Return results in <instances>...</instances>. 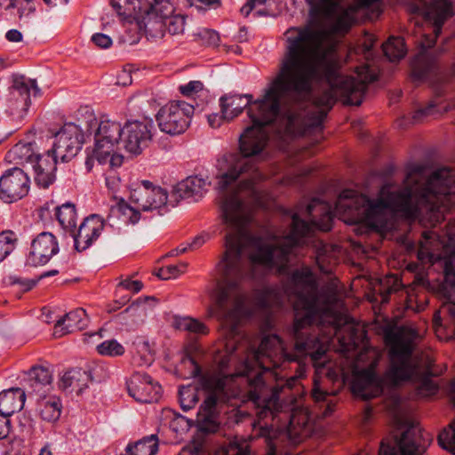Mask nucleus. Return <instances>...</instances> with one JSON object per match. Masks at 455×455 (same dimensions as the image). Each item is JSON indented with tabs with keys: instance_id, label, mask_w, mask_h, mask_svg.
Listing matches in <instances>:
<instances>
[{
	"instance_id": "obj_1",
	"label": "nucleus",
	"mask_w": 455,
	"mask_h": 455,
	"mask_svg": "<svg viewBox=\"0 0 455 455\" xmlns=\"http://www.w3.org/2000/svg\"><path fill=\"white\" fill-rule=\"evenodd\" d=\"M286 34L285 51L291 39L302 38L300 46L309 53V61L314 68V74L310 77L307 91L282 95L281 100L298 101L308 95L312 92L313 83L322 77L330 85L329 89L315 96L313 103L308 107L305 108L303 103H296L280 116L278 132L293 138L322 131L323 122L337 98H340L346 105L359 106L363 101L367 84L338 73L334 64L328 60L331 48L324 46L325 36L323 31L309 27L291 28Z\"/></svg>"
},
{
	"instance_id": "obj_2",
	"label": "nucleus",
	"mask_w": 455,
	"mask_h": 455,
	"mask_svg": "<svg viewBox=\"0 0 455 455\" xmlns=\"http://www.w3.org/2000/svg\"><path fill=\"white\" fill-rule=\"evenodd\" d=\"M379 205L401 219L419 220L435 226L444 220L445 212L455 205V170L443 167L426 177L425 165L408 166L401 188L387 192L378 204L371 199V232H383L393 226L388 221L379 225L375 212Z\"/></svg>"
},
{
	"instance_id": "obj_3",
	"label": "nucleus",
	"mask_w": 455,
	"mask_h": 455,
	"mask_svg": "<svg viewBox=\"0 0 455 455\" xmlns=\"http://www.w3.org/2000/svg\"><path fill=\"white\" fill-rule=\"evenodd\" d=\"M410 12L433 21L434 36L425 35L421 41V50L411 61V78L422 82L435 76L439 73V65L435 57L427 52L432 48L446 19L455 13V0H419L410 5Z\"/></svg>"
},
{
	"instance_id": "obj_4",
	"label": "nucleus",
	"mask_w": 455,
	"mask_h": 455,
	"mask_svg": "<svg viewBox=\"0 0 455 455\" xmlns=\"http://www.w3.org/2000/svg\"><path fill=\"white\" fill-rule=\"evenodd\" d=\"M335 329V339L337 341L336 351L350 357V353L355 352L361 345L363 350L356 355L355 362L353 365L351 390L356 398L368 402L370 400V365H365L359 369L357 363L367 356L368 342L366 339V331L363 329L359 323L353 318L346 316L344 322L337 323ZM370 419V403H367L363 409V423L367 424Z\"/></svg>"
},
{
	"instance_id": "obj_5",
	"label": "nucleus",
	"mask_w": 455,
	"mask_h": 455,
	"mask_svg": "<svg viewBox=\"0 0 455 455\" xmlns=\"http://www.w3.org/2000/svg\"><path fill=\"white\" fill-rule=\"evenodd\" d=\"M418 337L416 330L401 327L398 331L388 330L385 339L389 346V366L384 374V380L396 387L411 380L416 373L417 366L411 356L414 341Z\"/></svg>"
},
{
	"instance_id": "obj_6",
	"label": "nucleus",
	"mask_w": 455,
	"mask_h": 455,
	"mask_svg": "<svg viewBox=\"0 0 455 455\" xmlns=\"http://www.w3.org/2000/svg\"><path fill=\"white\" fill-rule=\"evenodd\" d=\"M228 376L207 375L201 379V386L206 393L205 399L198 412V427L204 433H215L219 424L212 419L215 408L220 403L228 402L230 398L228 382Z\"/></svg>"
},
{
	"instance_id": "obj_7",
	"label": "nucleus",
	"mask_w": 455,
	"mask_h": 455,
	"mask_svg": "<svg viewBox=\"0 0 455 455\" xmlns=\"http://www.w3.org/2000/svg\"><path fill=\"white\" fill-rule=\"evenodd\" d=\"M86 132L93 135L92 157L100 164L120 149L124 128L119 122L110 119L92 118L87 122Z\"/></svg>"
},
{
	"instance_id": "obj_8",
	"label": "nucleus",
	"mask_w": 455,
	"mask_h": 455,
	"mask_svg": "<svg viewBox=\"0 0 455 455\" xmlns=\"http://www.w3.org/2000/svg\"><path fill=\"white\" fill-rule=\"evenodd\" d=\"M35 95L39 89L34 80H26L24 76L13 78L12 86L0 97V112L11 121L20 124L25 117L30 103V89Z\"/></svg>"
},
{
	"instance_id": "obj_9",
	"label": "nucleus",
	"mask_w": 455,
	"mask_h": 455,
	"mask_svg": "<svg viewBox=\"0 0 455 455\" xmlns=\"http://www.w3.org/2000/svg\"><path fill=\"white\" fill-rule=\"evenodd\" d=\"M194 111V106L184 100L170 101L156 116L158 127L170 135L181 134L188 128Z\"/></svg>"
},
{
	"instance_id": "obj_10",
	"label": "nucleus",
	"mask_w": 455,
	"mask_h": 455,
	"mask_svg": "<svg viewBox=\"0 0 455 455\" xmlns=\"http://www.w3.org/2000/svg\"><path fill=\"white\" fill-rule=\"evenodd\" d=\"M429 438H425L421 428L414 424L395 437L394 444L381 443L379 455H423Z\"/></svg>"
},
{
	"instance_id": "obj_11",
	"label": "nucleus",
	"mask_w": 455,
	"mask_h": 455,
	"mask_svg": "<svg viewBox=\"0 0 455 455\" xmlns=\"http://www.w3.org/2000/svg\"><path fill=\"white\" fill-rule=\"evenodd\" d=\"M54 137L52 148L49 150L62 163H68L75 157L84 143L82 130L73 123L65 124Z\"/></svg>"
},
{
	"instance_id": "obj_12",
	"label": "nucleus",
	"mask_w": 455,
	"mask_h": 455,
	"mask_svg": "<svg viewBox=\"0 0 455 455\" xmlns=\"http://www.w3.org/2000/svg\"><path fill=\"white\" fill-rule=\"evenodd\" d=\"M131 203L142 211H152L168 204L165 189L154 186L148 180H141L132 185L130 194Z\"/></svg>"
},
{
	"instance_id": "obj_13",
	"label": "nucleus",
	"mask_w": 455,
	"mask_h": 455,
	"mask_svg": "<svg viewBox=\"0 0 455 455\" xmlns=\"http://www.w3.org/2000/svg\"><path fill=\"white\" fill-rule=\"evenodd\" d=\"M29 178L19 167L7 170L0 178V199L12 204L28 194Z\"/></svg>"
},
{
	"instance_id": "obj_14",
	"label": "nucleus",
	"mask_w": 455,
	"mask_h": 455,
	"mask_svg": "<svg viewBox=\"0 0 455 455\" xmlns=\"http://www.w3.org/2000/svg\"><path fill=\"white\" fill-rule=\"evenodd\" d=\"M123 128L121 146L131 154L140 155L152 139L153 122H127Z\"/></svg>"
},
{
	"instance_id": "obj_15",
	"label": "nucleus",
	"mask_w": 455,
	"mask_h": 455,
	"mask_svg": "<svg viewBox=\"0 0 455 455\" xmlns=\"http://www.w3.org/2000/svg\"><path fill=\"white\" fill-rule=\"evenodd\" d=\"M131 396L140 403H156L162 395V387L148 374L136 371L127 381Z\"/></svg>"
},
{
	"instance_id": "obj_16",
	"label": "nucleus",
	"mask_w": 455,
	"mask_h": 455,
	"mask_svg": "<svg viewBox=\"0 0 455 455\" xmlns=\"http://www.w3.org/2000/svg\"><path fill=\"white\" fill-rule=\"evenodd\" d=\"M60 251L57 238L50 232H42L31 242L27 261L36 267L48 263Z\"/></svg>"
},
{
	"instance_id": "obj_17",
	"label": "nucleus",
	"mask_w": 455,
	"mask_h": 455,
	"mask_svg": "<svg viewBox=\"0 0 455 455\" xmlns=\"http://www.w3.org/2000/svg\"><path fill=\"white\" fill-rule=\"evenodd\" d=\"M329 14H336L340 12L337 19L338 29H348L351 25V15L359 9L369 7L370 0H321Z\"/></svg>"
},
{
	"instance_id": "obj_18",
	"label": "nucleus",
	"mask_w": 455,
	"mask_h": 455,
	"mask_svg": "<svg viewBox=\"0 0 455 455\" xmlns=\"http://www.w3.org/2000/svg\"><path fill=\"white\" fill-rule=\"evenodd\" d=\"M103 228L104 221L100 216L92 214L84 219L76 232L72 230L75 248L78 251H83L89 248L93 241L98 239Z\"/></svg>"
},
{
	"instance_id": "obj_19",
	"label": "nucleus",
	"mask_w": 455,
	"mask_h": 455,
	"mask_svg": "<svg viewBox=\"0 0 455 455\" xmlns=\"http://www.w3.org/2000/svg\"><path fill=\"white\" fill-rule=\"evenodd\" d=\"M58 159L50 150H47L45 155H38L32 164L35 181L40 188H47L55 181Z\"/></svg>"
},
{
	"instance_id": "obj_20",
	"label": "nucleus",
	"mask_w": 455,
	"mask_h": 455,
	"mask_svg": "<svg viewBox=\"0 0 455 455\" xmlns=\"http://www.w3.org/2000/svg\"><path fill=\"white\" fill-rule=\"evenodd\" d=\"M313 432V424L307 410L294 411L289 420L286 435L291 443H297L304 438L310 436Z\"/></svg>"
},
{
	"instance_id": "obj_21",
	"label": "nucleus",
	"mask_w": 455,
	"mask_h": 455,
	"mask_svg": "<svg viewBox=\"0 0 455 455\" xmlns=\"http://www.w3.org/2000/svg\"><path fill=\"white\" fill-rule=\"evenodd\" d=\"M207 185L210 182L201 177H188L174 187L172 197H174L176 203L179 199L188 198L197 201L205 193Z\"/></svg>"
},
{
	"instance_id": "obj_22",
	"label": "nucleus",
	"mask_w": 455,
	"mask_h": 455,
	"mask_svg": "<svg viewBox=\"0 0 455 455\" xmlns=\"http://www.w3.org/2000/svg\"><path fill=\"white\" fill-rule=\"evenodd\" d=\"M87 325L86 312L83 308H76L60 318L55 326L53 335L60 338L68 333L81 331Z\"/></svg>"
},
{
	"instance_id": "obj_23",
	"label": "nucleus",
	"mask_w": 455,
	"mask_h": 455,
	"mask_svg": "<svg viewBox=\"0 0 455 455\" xmlns=\"http://www.w3.org/2000/svg\"><path fill=\"white\" fill-rule=\"evenodd\" d=\"M52 375L50 370L44 366H34L29 371V395H41L49 393L52 388Z\"/></svg>"
},
{
	"instance_id": "obj_24",
	"label": "nucleus",
	"mask_w": 455,
	"mask_h": 455,
	"mask_svg": "<svg viewBox=\"0 0 455 455\" xmlns=\"http://www.w3.org/2000/svg\"><path fill=\"white\" fill-rule=\"evenodd\" d=\"M26 393L20 387H12L0 393V415L8 418L20 411L25 403Z\"/></svg>"
},
{
	"instance_id": "obj_25",
	"label": "nucleus",
	"mask_w": 455,
	"mask_h": 455,
	"mask_svg": "<svg viewBox=\"0 0 455 455\" xmlns=\"http://www.w3.org/2000/svg\"><path fill=\"white\" fill-rule=\"evenodd\" d=\"M92 380V378L90 371L74 368L63 374L59 382V387L63 390L70 388L71 391H75L79 395L88 387Z\"/></svg>"
},
{
	"instance_id": "obj_26",
	"label": "nucleus",
	"mask_w": 455,
	"mask_h": 455,
	"mask_svg": "<svg viewBox=\"0 0 455 455\" xmlns=\"http://www.w3.org/2000/svg\"><path fill=\"white\" fill-rule=\"evenodd\" d=\"M340 247L336 244L319 242L316 249V264L321 272L331 274L338 263Z\"/></svg>"
},
{
	"instance_id": "obj_27",
	"label": "nucleus",
	"mask_w": 455,
	"mask_h": 455,
	"mask_svg": "<svg viewBox=\"0 0 455 455\" xmlns=\"http://www.w3.org/2000/svg\"><path fill=\"white\" fill-rule=\"evenodd\" d=\"M37 396V411L41 418L48 422H55L59 419L62 404L56 395L44 394Z\"/></svg>"
},
{
	"instance_id": "obj_28",
	"label": "nucleus",
	"mask_w": 455,
	"mask_h": 455,
	"mask_svg": "<svg viewBox=\"0 0 455 455\" xmlns=\"http://www.w3.org/2000/svg\"><path fill=\"white\" fill-rule=\"evenodd\" d=\"M35 143L19 142L14 145L6 154L5 159L14 164H34L39 154L36 153Z\"/></svg>"
},
{
	"instance_id": "obj_29",
	"label": "nucleus",
	"mask_w": 455,
	"mask_h": 455,
	"mask_svg": "<svg viewBox=\"0 0 455 455\" xmlns=\"http://www.w3.org/2000/svg\"><path fill=\"white\" fill-rule=\"evenodd\" d=\"M138 25L147 36L158 38L164 36L166 21L145 9L141 19L138 20Z\"/></svg>"
},
{
	"instance_id": "obj_30",
	"label": "nucleus",
	"mask_w": 455,
	"mask_h": 455,
	"mask_svg": "<svg viewBox=\"0 0 455 455\" xmlns=\"http://www.w3.org/2000/svg\"><path fill=\"white\" fill-rule=\"evenodd\" d=\"M254 306L258 308H270L282 304L280 290L275 286H267L256 290L253 294Z\"/></svg>"
},
{
	"instance_id": "obj_31",
	"label": "nucleus",
	"mask_w": 455,
	"mask_h": 455,
	"mask_svg": "<svg viewBox=\"0 0 455 455\" xmlns=\"http://www.w3.org/2000/svg\"><path fill=\"white\" fill-rule=\"evenodd\" d=\"M125 451L127 455H156L158 451L157 435H150L134 443H129Z\"/></svg>"
},
{
	"instance_id": "obj_32",
	"label": "nucleus",
	"mask_w": 455,
	"mask_h": 455,
	"mask_svg": "<svg viewBox=\"0 0 455 455\" xmlns=\"http://www.w3.org/2000/svg\"><path fill=\"white\" fill-rule=\"evenodd\" d=\"M382 51L389 61L395 62L402 60L406 53L404 42L401 37H390L387 43L382 45Z\"/></svg>"
},
{
	"instance_id": "obj_33",
	"label": "nucleus",
	"mask_w": 455,
	"mask_h": 455,
	"mask_svg": "<svg viewBox=\"0 0 455 455\" xmlns=\"http://www.w3.org/2000/svg\"><path fill=\"white\" fill-rule=\"evenodd\" d=\"M56 217L65 229H73L76 226V212L73 204L67 203L57 207Z\"/></svg>"
},
{
	"instance_id": "obj_34",
	"label": "nucleus",
	"mask_w": 455,
	"mask_h": 455,
	"mask_svg": "<svg viewBox=\"0 0 455 455\" xmlns=\"http://www.w3.org/2000/svg\"><path fill=\"white\" fill-rule=\"evenodd\" d=\"M311 395L315 403H325L322 413L323 417H328L334 411L336 403L334 402L333 395L323 390L316 381L314 383Z\"/></svg>"
},
{
	"instance_id": "obj_35",
	"label": "nucleus",
	"mask_w": 455,
	"mask_h": 455,
	"mask_svg": "<svg viewBox=\"0 0 455 455\" xmlns=\"http://www.w3.org/2000/svg\"><path fill=\"white\" fill-rule=\"evenodd\" d=\"M177 327L181 331H185L196 335H207L209 328L201 321L189 316L182 317L177 320Z\"/></svg>"
},
{
	"instance_id": "obj_36",
	"label": "nucleus",
	"mask_w": 455,
	"mask_h": 455,
	"mask_svg": "<svg viewBox=\"0 0 455 455\" xmlns=\"http://www.w3.org/2000/svg\"><path fill=\"white\" fill-rule=\"evenodd\" d=\"M284 283H317L316 277L307 266L294 269Z\"/></svg>"
},
{
	"instance_id": "obj_37",
	"label": "nucleus",
	"mask_w": 455,
	"mask_h": 455,
	"mask_svg": "<svg viewBox=\"0 0 455 455\" xmlns=\"http://www.w3.org/2000/svg\"><path fill=\"white\" fill-rule=\"evenodd\" d=\"M437 441L443 449L455 454V418L441 431Z\"/></svg>"
},
{
	"instance_id": "obj_38",
	"label": "nucleus",
	"mask_w": 455,
	"mask_h": 455,
	"mask_svg": "<svg viewBox=\"0 0 455 455\" xmlns=\"http://www.w3.org/2000/svg\"><path fill=\"white\" fill-rule=\"evenodd\" d=\"M17 240L15 233L11 230L0 232V262L15 249Z\"/></svg>"
},
{
	"instance_id": "obj_39",
	"label": "nucleus",
	"mask_w": 455,
	"mask_h": 455,
	"mask_svg": "<svg viewBox=\"0 0 455 455\" xmlns=\"http://www.w3.org/2000/svg\"><path fill=\"white\" fill-rule=\"evenodd\" d=\"M96 349L100 355L110 357L121 356L125 352L124 346L116 339L105 340Z\"/></svg>"
},
{
	"instance_id": "obj_40",
	"label": "nucleus",
	"mask_w": 455,
	"mask_h": 455,
	"mask_svg": "<svg viewBox=\"0 0 455 455\" xmlns=\"http://www.w3.org/2000/svg\"><path fill=\"white\" fill-rule=\"evenodd\" d=\"M110 211L112 212L115 211L121 212L131 223L135 224L140 219V211H142V209H139L135 205L130 206L124 202V198H121L120 202L111 205Z\"/></svg>"
},
{
	"instance_id": "obj_41",
	"label": "nucleus",
	"mask_w": 455,
	"mask_h": 455,
	"mask_svg": "<svg viewBox=\"0 0 455 455\" xmlns=\"http://www.w3.org/2000/svg\"><path fill=\"white\" fill-rule=\"evenodd\" d=\"M146 9L165 21L172 16L174 12V7L170 0H154Z\"/></svg>"
},
{
	"instance_id": "obj_42",
	"label": "nucleus",
	"mask_w": 455,
	"mask_h": 455,
	"mask_svg": "<svg viewBox=\"0 0 455 455\" xmlns=\"http://www.w3.org/2000/svg\"><path fill=\"white\" fill-rule=\"evenodd\" d=\"M124 5H122L120 0H111V5L123 20H128L136 14L138 0H124Z\"/></svg>"
},
{
	"instance_id": "obj_43",
	"label": "nucleus",
	"mask_w": 455,
	"mask_h": 455,
	"mask_svg": "<svg viewBox=\"0 0 455 455\" xmlns=\"http://www.w3.org/2000/svg\"><path fill=\"white\" fill-rule=\"evenodd\" d=\"M435 376L431 370H427L418 387V393L422 396H431L438 391L437 384L431 379Z\"/></svg>"
},
{
	"instance_id": "obj_44",
	"label": "nucleus",
	"mask_w": 455,
	"mask_h": 455,
	"mask_svg": "<svg viewBox=\"0 0 455 455\" xmlns=\"http://www.w3.org/2000/svg\"><path fill=\"white\" fill-rule=\"evenodd\" d=\"M179 395L180 406L185 411L194 408L198 402L197 393L190 387H182Z\"/></svg>"
},
{
	"instance_id": "obj_45",
	"label": "nucleus",
	"mask_w": 455,
	"mask_h": 455,
	"mask_svg": "<svg viewBox=\"0 0 455 455\" xmlns=\"http://www.w3.org/2000/svg\"><path fill=\"white\" fill-rule=\"evenodd\" d=\"M106 186L108 188V190L112 194V198L116 201V204L117 202H120V199L123 198L122 196H118V193L120 192L122 188V182L121 179L118 176V174L111 171L109 172L106 176Z\"/></svg>"
},
{
	"instance_id": "obj_46",
	"label": "nucleus",
	"mask_w": 455,
	"mask_h": 455,
	"mask_svg": "<svg viewBox=\"0 0 455 455\" xmlns=\"http://www.w3.org/2000/svg\"><path fill=\"white\" fill-rule=\"evenodd\" d=\"M185 25H186V18L183 15H174L171 16L166 20V30L171 35H180L183 34L185 30Z\"/></svg>"
},
{
	"instance_id": "obj_47",
	"label": "nucleus",
	"mask_w": 455,
	"mask_h": 455,
	"mask_svg": "<svg viewBox=\"0 0 455 455\" xmlns=\"http://www.w3.org/2000/svg\"><path fill=\"white\" fill-rule=\"evenodd\" d=\"M204 89V84L199 80L190 81L186 84L180 85L179 87L180 92L184 96H192L195 93L202 91Z\"/></svg>"
},
{
	"instance_id": "obj_48",
	"label": "nucleus",
	"mask_w": 455,
	"mask_h": 455,
	"mask_svg": "<svg viewBox=\"0 0 455 455\" xmlns=\"http://www.w3.org/2000/svg\"><path fill=\"white\" fill-rule=\"evenodd\" d=\"M437 104L431 101L427 107L417 109L412 115V124L420 122L424 117L435 114Z\"/></svg>"
},
{
	"instance_id": "obj_49",
	"label": "nucleus",
	"mask_w": 455,
	"mask_h": 455,
	"mask_svg": "<svg viewBox=\"0 0 455 455\" xmlns=\"http://www.w3.org/2000/svg\"><path fill=\"white\" fill-rule=\"evenodd\" d=\"M143 287V283L140 281H132L129 278L124 280H121L117 284V292L120 291L121 289H124L127 291H132L133 292H139Z\"/></svg>"
},
{
	"instance_id": "obj_50",
	"label": "nucleus",
	"mask_w": 455,
	"mask_h": 455,
	"mask_svg": "<svg viewBox=\"0 0 455 455\" xmlns=\"http://www.w3.org/2000/svg\"><path fill=\"white\" fill-rule=\"evenodd\" d=\"M196 451H192L190 449H183L179 455H196ZM222 455H249L248 451L236 447H231L228 451H224Z\"/></svg>"
},
{
	"instance_id": "obj_51",
	"label": "nucleus",
	"mask_w": 455,
	"mask_h": 455,
	"mask_svg": "<svg viewBox=\"0 0 455 455\" xmlns=\"http://www.w3.org/2000/svg\"><path fill=\"white\" fill-rule=\"evenodd\" d=\"M92 41L100 48L106 49L112 44V39L102 33H96L92 36Z\"/></svg>"
},
{
	"instance_id": "obj_52",
	"label": "nucleus",
	"mask_w": 455,
	"mask_h": 455,
	"mask_svg": "<svg viewBox=\"0 0 455 455\" xmlns=\"http://www.w3.org/2000/svg\"><path fill=\"white\" fill-rule=\"evenodd\" d=\"M200 36L203 39L206 40V44L209 45H217L220 41L219 34L212 29H203L200 32Z\"/></svg>"
},
{
	"instance_id": "obj_53",
	"label": "nucleus",
	"mask_w": 455,
	"mask_h": 455,
	"mask_svg": "<svg viewBox=\"0 0 455 455\" xmlns=\"http://www.w3.org/2000/svg\"><path fill=\"white\" fill-rule=\"evenodd\" d=\"M188 267V263L180 262L178 265H169L166 267V271L171 278H176L180 274L184 273Z\"/></svg>"
},
{
	"instance_id": "obj_54",
	"label": "nucleus",
	"mask_w": 455,
	"mask_h": 455,
	"mask_svg": "<svg viewBox=\"0 0 455 455\" xmlns=\"http://www.w3.org/2000/svg\"><path fill=\"white\" fill-rule=\"evenodd\" d=\"M267 0H248L247 3L241 8V13L247 17L250 12L257 6L262 5Z\"/></svg>"
},
{
	"instance_id": "obj_55",
	"label": "nucleus",
	"mask_w": 455,
	"mask_h": 455,
	"mask_svg": "<svg viewBox=\"0 0 455 455\" xmlns=\"http://www.w3.org/2000/svg\"><path fill=\"white\" fill-rule=\"evenodd\" d=\"M132 79L131 76V72L129 70L124 69L122 70L117 77H116V84L122 86H128L132 84Z\"/></svg>"
},
{
	"instance_id": "obj_56",
	"label": "nucleus",
	"mask_w": 455,
	"mask_h": 455,
	"mask_svg": "<svg viewBox=\"0 0 455 455\" xmlns=\"http://www.w3.org/2000/svg\"><path fill=\"white\" fill-rule=\"evenodd\" d=\"M130 299V296H121L119 299L115 300L112 304L108 306V312H116V310L120 309L123 306H124L126 303H128Z\"/></svg>"
},
{
	"instance_id": "obj_57",
	"label": "nucleus",
	"mask_w": 455,
	"mask_h": 455,
	"mask_svg": "<svg viewBox=\"0 0 455 455\" xmlns=\"http://www.w3.org/2000/svg\"><path fill=\"white\" fill-rule=\"evenodd\" d=\"M208 239L209 235L205 234L196 236L191 243H188L189 250L194 251L200 248Z\"/></svg>"
},
{
	"instance_id": "obj_58",
	"label": "nucleus",
	"mask_w": 455,
	"mask_h": 455,
	"mask_svg": "<svg viewBox=\"0 0 455 455\" xmlns=\"http://www.w3.org/2000/svg\"><path fill=\"white\" fill-rule=\"evenodd\" d=\"M183 363H189L191 366H192V371H191V376L192 377H197L200 375L201 373V368L199 366V364L196 362V360L190 356V355H186L184 358H183Z\"/></svg>"
},
{
	"instance_id": "obj_59",
	"label": "nucleus",
	"mask_w": 455,
	"mask_h": 455,
	"mask_svg": "<svg viewBox=\"0 0 455 455\" xmlns=\"http://www.w3.org/2000/svg\"><path fill=\"white\" fill-rule=\"evenodd\" d=\"M10 280L12 284L18 283L21 285L24 291H29L36 284L34 281L22 280L21 278L16 276L10 277Z\"/></svg>"
},
{
	"instance_id": "obj_60",
	"label": "nucleus",
	"mask_w": 455,
	"mask_h": 455,
	"mask_svg": "<svg viewBox=\"0 0 455 455\" xmlns=\"http://www.w3.org/2000/svg\"><path fill=\"white\" fill-rule=\"evenodd\" d=\"M443 310L446 311L451 318V322L454 325V332H455V303L448 299L443 305Z\"/></svg>"
},
{
	"instance_id": "obj_61",
	"label": "nucleus",
	"mask_w": 455,
	"mask_h": 455,
	"mask_svg": "<svg viewBox=\"0 0 455 455\" xmlns=\"http://www.w3.org/2000/svg\"><path fill=\"white\" fill-rule=\"evenodd\" d=\"M10 433V420L0 415V440L8 436Z\"/></svg>"
},
{
	"instance_id": "obj_62",
	"label": "nucleus",
	"mask_w": 455,
	"mask_h": 455,
	"mask_svg": "<svg viewBox=\"0 0 455 455\" xmlns=\"http://www.w3.org/2000/svg\"><path fill=\"white\" fill-rule=\"evenodd\" d=\"M208 123L211 127L218 128L221 125L222 120H226L223 117V114L220 116L219 114H211L207 117Z\"/></svg>"
},
{
	"instance_id": "obj_63",
	"label": "nucleus",
	"mask_w": 455,
	"mask_h": 455,
	"mask_svg": "<svg viewBox=\"0 0 455 455\" xmlns=\"http://www.w3.org/2000/svg\"><path fill=\"white\" fill-rule=\"evenodd\" d=\"M376 364H377L376 362H373L371 360V398H373L375 396L374 388H376L377 390L379 389V379L375 372Z\"/></svg>"
},
{
	"instance_id": "obj_64",
	"label": "nucleus",
	"mask_w": 455,
	"mask_h": 455,
	"mask_svg": "<svg viewBox=\"0 0 455 455\" xmlns=\"http://www.w3.org/2000/svg\"><path fill=\"white\" fill-rule=\"evenodd\" d=\"M6 38L10 42L18 43L22 40V34L17 29H11L6 33Z\"/></svg>"
}]
</instances>
